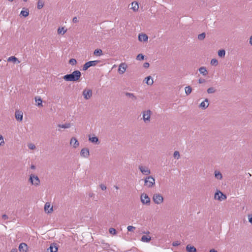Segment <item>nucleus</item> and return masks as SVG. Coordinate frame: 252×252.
<instances>
[{"mask_svg":"<svg viewBox=\"0 0 252 252\" xmlns=\"http://www.w3.org/2000/svg\"><path fill=\"white\" fill-rule=\"evenodd\" d=\"M81 73L79 70H75L72 73L63 76V78L66 81L76 82L81 77Z\"/></svg>","mask_w":252,"mask_h":252,"instance_id":"obj_1","label":"nucleus"},{"mask_svg":"<svg viewBox=\"0 0 252 252\" xmlns=\"http://www.w3.org/2000/svg\"><path fill=\"white\" fill-rule=\"evenodd\" d=\"M29 181L31 185L35 187L39 186L40 184V181L38 176L33 174L30 175Z\"/></svg>","mask_w":252,"mask_h":252,"instance_id":"obj_2","label":"nucleus"},{"mask_svg":"<svg viewBox=\"0 0 252 252\" xmlns=\"http://www.w3.org/2000/svg\"><path fill=\"white\" fill-rule=\"evenodd\" d=\"M152 112L150 110H147L142 112V119L146 124L149 123L151 121V117Z\"/></svg>","mask_w":252,"mask_h":252,"instance_id":"obj_3","label":"nucleus"},{"mask_svg":"<svg viewBox=\"0 0 252 252\" xmlns=\"http://www.w3.org/2000/svg\"><path fill=\"white\" fill-rule=\"evenodd\" d=\"M155 184V180L154 178L152 176H148L144 179L145 186L148 188H152Z\"/></svg>","mask_w":252,"mask_h":252,"instance_id":"obj_4","label":"nucleus"},{"mask_svg":"<svg viewBox=\"0 0 252 252\" xmlns=\"http://www.w3.org/2000/svg\"><path fill=\"white\" fill-rule=\"evenodd\" d=\"M153 199L156 204H160L163 202V197L160 193H155L153 195Z\"/></svg>","mask_w":252,"mask_h":252,"instance_id":"obj_5","label":"nucleus"},{"mask_svg":"<svg viewBox=\"0 0 252 252\" xmlns=\"http://www.w3.org/2000/svg\"><path fill=\"white\" fill-rule=\"evenodd\" d=\"M140 200L143 205H149L150 204V198L146 193H142L141 194Z\"/></svg>","mask_w":252,"mask_h":252,"instance_id":"obj_6","label":"nucleus"},{"mask_svg":"<svg viewBox=\"0 0 252 252\" xmlns=\"http://www.w3.org/2000/svg\"><path fill=\"white\" fill-rule=\"evenodd\" d=\"M100 61L96 60V61H89L85 63L83 66V70H86L91 66H95L98 63H100Z\"/></svg>","mask_w":252,"mask_h":252,"instance_id":"obj_7","label":"nucleus"},{"mask_svg":"<svg viewBox=\"0 0 252 252\" xmlns=\"http://www.w3.org/2000/svg\"><path fill=\"white\" fill-rule=\"evenodd\" d=\"M214 199L221 201L226 199V196L220 191L218 190L215 193Z\"/></svg>","mask_w":252,"mask_h":252,"instance_id":"obj_8","label":"nucleus"},{"mask_svg":"<svg viewBox=\"0 0 252 252\" xmlns=\"http://www.w3.org/2000/svg\"><path fill=\"white\" fill-rule=\"evenodd\" d=\"M82 95L86 100H88L91 98L93 95L92 91L91 89H84L82 92Z\"/></svg>","mask_w":252,"mask_h":252,"instance_id":"obj_9","label":"nucleus"},{"mask_svg":"<svg viewBox=\"0 0 252 252\" xmlns=\"http://www.w3.org/2000/svg\"><path fill=\"white\" fill-rule=\"evenodd\" d=\"M138 169L143 175H149L151 174V170L148 167L143 165H139Z\"/></svg>","mask_w":252,"mask_h":252,"instance_id":"obj_10","label":"nucleus"},{"mask_svg":"<svg viewBox=\"0 0 252 252\" xmlns=\"http://www.w3.org/2000/svg\"><path fill=\"white\" fill-rule=\"evenodd\" d=\"M127 67V65L125 63H122L119 65L118 72L120 74H123L125 72Z\"/></svg>","mask_w":252,"mask_h":252,"instance_id":"obj_11","label":"nucleus"},{"mask_svg":"<svg viewBox=\"0 0 252 252\" xmlns=\"http://www.w3.org/2000/svg\"><path fill=\"white\" fill-rule=\"evenodd\" d=\"M89 141L95 144H99L100 143L98 138L96 136H94V135H89Z\"/></svg>","mask_w":252,"mask_h":252,"instance_id":"obj_12","label":"nucleus"},{"mask_svg":"<svg viewBox=\"0 0 252 252\" xmlns=\"http://www.w3.org/2000/svg\"><path fill=\"white\" fill-rule=\"evenodd\" d=\"M81 157L88 158L90 156V151L88 148H83L80 152Z\"/></svg>","mask_w":252,"mask_h":252,"instance_id":"obj_13","label":"nucleus"},{"mask_svg":"<svg viewBox=\"0 0 252 252\" xmlns=\"http://www.w3.org/2000/svg\"><path fill=\"white\" fill-rule=\"evenodd\" d=\"M58 247L55 243L51 244L49 248L47 249L46 252H57Z\"/></svg>","mask_w":252,"mask_h":252,"instance_id":"obj_14","label":"nucleus"},{"mask_svg":"<svg viewBox=\"0 0 252 252\" xmlns=\"http://www.w3.org/2000/svg\"><path fill=\"white\" fill-rule=\"evenodd\" d=\"M16 119L19 122H21L23 120V113L21 111L16 110L15 113Z\"/></svg>","mask_w":252,"mask_h":252,"instance_id":"obj_15","label":"nucleus"},{"mask_svg":"<svg viewBox=\"0 0 252 252\" xmlns=\"http://www.w3.org/2000/svg\"><path fill=\"white\" fill-rule=\"evenodd\" d=\"M19 250L20 252H27L28 247L26 243H22L19 246Z\"/></svg>","mask_w":252,"mask_h":252,"instance_id":"obj_16","label":"nucleus"},{"mask_svg":"<svg viewBox=\"0 0 252 252\" xmlns=\"http://www.w3.org/2000/svg\"><path fill=\"white\" fill-rule=\"evenodd\" d=\"M44 211L46 213L49 214L53 212V206H51L50 203L46 202L44 205Z\"/></svg>","mask_w":252,"mask_h":252,"instance_id":"obj_17","label":"nucleus"},{"mask_svg":"<svg viewBox=\"0 0 252 252\" xmlns=\"http://www.w3.org/2000/svg\"><path fill=\"white\" fill-rule=\"evenodd\" d=\"M70 144L73 146L74 148H76L79 145V143L75 137H72L70 139Z\"/></svg>","mask_w":252,"mask_h":252,"instance_id":"obj_18","label":"nucleus"},{"mask_svg":"<svg viewBox=\"0 0 252 252\" xmlns=\"http://www.w3.org/2000/svg\"><path fill=\"white\" fill-rule=\"evenodd\" d=\"M209 100L207 98H206L199 104V107L202 109H206L209 106Z\"/></svg>","mask_w":252,"mask_h":252,"instance_id":"obj_19","label":"nucleus"},{"mask_svg":"<svg viewBox=\"0 0 252 252\" xmlns=\"http://www.w3.org/2000/svg\"><path fill=\"white\" fill-rule=\"evenodd\" d=\"M148 39V36L144 33H140L138 35V40L141 42L147 41Z\"/></svg>","mask_w":252,"mask_h":252,"instance_id":"obj_20","label":"nucleus"},{"mask_svg":"<svg viewBox=\"0 0 252 252\" xmlns=\"http://www.w3.org/2000/svg\"><path fill=\"white\" fill-rule=\"evenodd\" d=\"M131 8L134 11H137L138 10L139 8V5L138 2L134 1H133L131 3Z\"/></svg>","mask_w":252,"mask_h":252,"instance_id":"obj_21","label":"nucleus"},{"mask_svg":"<svg viewBox=\"0 0 252 252\" xmlns=\"http://www.w3.org/2000/svg\"><path fill=\"white\" fill-rule=\"evenodd\" d=\"M214 176L217 180H221L222 179L221 173L218 170H215L214 172Z\"/></svg>","mask_w":252,"mask_h":252,"instance_id":"obj_22","label":"nucleus"},{"mask_svg":"<svg viewBox=\"0 0 252 252\" xmlns=\"http://www.w3.org/2000/svg\"><path fill=\"white\" fill-rule=\"evenodd\" d=\"M186 250L188 252H196V249L190 245H188L186 246Z\"/></svg>","mask_w":252,"mask_h":252,"instance_id":"obj_23","label":"nucleus"},{"mask_svg":"<svg viewBox=\"0 0 252 252\" xmlns=\"http://www.w3.org/2000/svg\"><path fill=\"white\" fill-rule=\"evenodd\" d=\"M199 71L200 74L203 76H206L208 74V71L204 66L201 67L199 68Z\"/></svg>","mask_w":252,"mask_h":252,"instance_id":"obj_24","label":"nucleus"},{"mask_svg":"<svg viewBox=\"0 0 252 252\" xmlns=\"http://www.w3.org/2000/svg\"><path fill=\"white\" fill-rule=\"evenodd\" d=\"M151 240V237L149 236L143 235L141 237V241L143 242L148 243Z\"/></svg>","mask_w":252,"mask_h":252,"instance_id":"obj_25","label":"nucleus"},{"mask_svg":"<svg viewBox=\"0 0 252 252\" xmlns=\"http://www.w3.org/2000/svg\"><path fill=\"white\" fill-rule=\"evenodd\" d=\"M35 102L37 103V105L38 106L42 107V100L39 96H36L35 97Z\"/></svg>","mask_w":252,"mask_h":252,"instance_id":"obj_26","label":"nucleus"},{"mask_svg":"<svg viewBox=\"0 0 252 252\" xmlns=\"http://www.w3.org/2000/svg\"><path fill=\"white\" fill-rule=\"evenodd\" d=\"M145 80L146 84L148 85H152L154 83L153 79L151 76L147 77L145 78Z\"/></svg>","mask_w":252,"mask_h":252,"instance_id":"obj_27","label":"nucleus"},{"mask_svg":"<svg viewBox=\"0 0 252 252\" xmlns=\"http://www.w3.org/2000/svg\"><path fill=\"white\" fill-rule=\"evenodd\" d=\"M8 62H13L14 63H20V61L14 56H11L7 59Z\"/></svg>","mask_w":252,"mask_h":252,"instance_id":"obj_28","label":"nucleus"},{"mask_svg":"<svg viewBox=\"0 0 252 252\" xmlns=\"http://www.w3.org/2000/svg\"><path fill=\"white\" fill-rule=\"evenodd\" d=\"M67 31L64 27H60L58 29V33L59 34H64Z\"/></svg>","mask_w":252,"mask_h":252,"instance_id":"obj_29","label":"nucleus"},{"mask_svg":"<svg viewBox=\"0 0 252 252\" xmlns=\"http://www.w3.org/2000/svg\"><path fill=\"white\" fill-rule=\"evenodd\" d=\"M185 90L186 95H188L191 93L192 89L190 86H189L185 87Z\"/></svg>","mask_w":252,"mask_h":252,"instance_id":"obj_30","label":"nucleus"},{"mask_svg":"<svg viewBox=\"0 0 252 252\" xmlns=\"http://www.w3.org/2000/svg\"><path fill=\"white\" fill-rule=\"evenodd\" d=\"M126 95L132 98V99L135 100L137 99L136 96L133 93H126Z\"/></svg>","mask_w":252,"mask_h":252,"instance_id":"obj_31","label":"nucleus"},{"mask_svg":"<svg viewBox=\"0 0 252 252\" xmlns=\"http://www.w3.org/2000/svg\"><path fill=\"white\" fill-rule=\"evenodd\" d=\"M44 6V3L41 0H38L37 3V7L38 9H41Z\"/></svg>","mask_w":252,"mask_h":252,"instance_id":"obj_32","label":"nucleus"},{"mask_svg":"<svg viewBox=\"0 0 252 252\" xmlns=\"http://www.w3.org/2000/svg\"><path fill=\"white\" fill-rule=\"evenodd\" d=\"M225 51L223 49H222V50H220L219 51H218V56L221 58H223L225 56Z\"/></svg>","mask_w":252,"mask_h":252,"instance_id":"obj_33","label":"nucleus"},{"mask_svg":"<svg viewBox=\"0 0 252 252\" xmlns=\"http://www.w3.org/2000/svg\"><path fill=\"white\" fill-rule=\"evenodd\" d=\"M71 126V125L69 123H66L63 125H59V127L63 128H68Z\"/></svg>","mask_w":252,"mask_h":252,"instance_id":"obj_34","label":"nucleus"},{"mask_svg":"<svg viewBox=\"0 0 252 252\" xmlns=\"http://www.w3.org/2000/svg\"><path fill=\"white\" fill-rule=\"evenodd\" d=\"M216 90L214 87H210L207 90V92L210 94H214L216 92Z\"/></svg>","mask_w":252,"mask_h":252,"instance_id":"obj_35","label":"nucleus"},{"mask_svg":"<svg viewBox=\"0 0 252 252\" xmlns=\"http://www.w3.org/2000/svg\"><path fill=\"white\" fill-rule=\"evenodd\" d=\"M94 55L101 56L102 55V51L101 49H96L94 53Z\"/></svg>","mask_w":252,"mask_h":252,"instance_id":"obj_36","label":"nucleus"},{"mask_svg":"<svg viewBox=\"0 0 252 252\" xmlns=\"http://www.w3.org/2000/svg\"><path fill=\"white\" fill-rule=\"evenodd\" d=\"M20 14L25 17H27L29 14V12L28 10H22L20 12Z\"/></svg>","mask_w":252,"mask_h":252,"instance_id":"obj_37","label":"nucleus"},{"mask_svg":"<svg viewBox=\"0 0 252 252\" xmlns=\"http://www.w3.org/2000/svg\"><path fill=\"white\" fill-rule=\"evenodd\" d=\"M28 148L31 150H35L36 149V147L35 145L33 143H30L28 144Z\"/></svg>","mask_w":252,"mask_h":252,"instance_id":"obj_38","label":"nucleus"},{"mask_svg":"<svg viewBox=\"0 0 252 252\" xmlns=\"http://www.w3.org/2000/svg\"><path fill=\"white\" fill-rule=\"evenodd\" d=\"M205 37V33H202L201 34H199L198 35V39L199 40H203Z\"/></svg>","mask_w":252,"mask_h":252,"instance_id":"obj_39","label":"nucleus"},{"mask_svg":"<svg viewBox=\"0 0 252 252\" xmlns=\"http://www.w3.org/2000/svg\"><path fill=\"white\" fill-rule=\"evenodd\" d=\"M173 156L175 158L179 159L180 158V155L178 151H175L173 154Z\"/></svg>","mask_w":252,"mask_h":252,"instance_id":"obj_40","label":"nucleus"},{"mask_svg":"<svg viewBox=\"0 0 252 252\" xmlns=\"http://www.w3.org/2000/svg\"><path fill=\"white\" fill-rule=\"evenodd\" d=\"M210 63L211 65L216 66L218 63V62L216 59H213L211 61Z\"/></svg>","mask_w":252,"mask_h":252,"instance_id":"obj_41","label":"nucleus"},{"mask_svg":"<svg viewBox=\"0 0 252 252\" xmlns=\"http://www.w3.org/2000/svg\"><path fill=\"white\" fill-rule=\"evenodd\" d=\"M144 56L141 54H138L136 57V60H139V61L143 60L144 59Z\"/></svg>","mask_w":252,"mask_h":252,"instance_id":"obj_42","label":"nucleus"},{"mask_svg":"<svg viewBox=\"0 0 252 252\" xmlns=\"http://www.w3.org/2000/svg\"><path fill=\"white\" fill-rule=\"evenodd\" d=\"M69 63L72 65H74L76 64L77 61L75 59H71L69 60Z\"/></svg>","mask_w":252,"mask_h":252,"instance_id":"obj_43","label":"nucleus"},{"mask_svg":"<svg viewBox=\"0 0 252 252\" xmlns=\"http://www.w3.org/2000/svg\"><path fill=\"white\" fill-rule=\"evenodd\" d=\"M109 233L112 235L116 234V230L115 228H111L109 230Z\"/></svg>","mask_w":252,"mask_h":252,"instance_id":"obj_44","label":"nucleus"},{"mask_svg":"<svg viewBox=\"0 0 252 252\" xmlns=\"http://www.w3.org/2000/svg\"><path fill=\"white\" fill-rule=\"evenodd\" d=\"M4 144L3 137L2 135L0 134V146L3 145Z\"/></svg>","mask_w":252,"mask_h":252,"instance_id":"obj_45","label":"nucleus"},{"mask_svg":"<svg viewBox=\"0 0 252 252\" xmlns=\"http://www.w3.org/2000/svg\"><path fill=\"white\" fill-rule=\"evenodd\" d=\"M135 229L134 226L129 225L127 227V229L128 231H133V230Z\"/></svg>","mask_w":252,"mask_h":252,"instance_id":"obj_46","label":"nucleus"},{"mask_svg":"<svg viewBox=\"0 0 252 252\" xmlns=\"http://www.w3.org/2000/svg\"><path fill=\"white\" fill-rule=\"evenodd\" d=\"M99 187L102 190H105L107 189V187L104 184H100Z\"/></svg>","mask_w":252,"mask_h":252,"instance_id":"obj_47","label":"nucleus"},{"mask_svg":"<svg viewBox=\"0 0 252 252\" xmlns=\"http://www.w3.org/2000/svg\"><path fill=\"white\" fill-rule=\"evenodd\" d=\"M180 245V242L179 241H176L175 242H173L172 243V245L174 247L178 246Z\"/></svg>","mask_w":252,"mask_h":252,"instance_id":"obj_48","label":"nucleus"},{"mask_svg":"<svg viewBox=\"0 0 252 252\" xmlns=\"http://www.w3.org/2000/svg\"><path fill=\"white\" fill-rule=\"evenodd\" d=\"M248 217L249 221L252 224V214H249Z\"/></svg>","mask_w":252,"mask_h":252,"instance_id":"obj_49","label":"nucleus"},{"mask_svg":"<svg viewBox=\"0 0 252 252\" xmlns=\"http://www.w3.org/2000/svg\"><path fill=\"white\" fill-rule=\"evenodd\" d=\"M72 21L74 23L78 22V18L76 17H74L72 19Z\"/></svg>","mask_w":252,"mask_h":252,"instance_id":"obj_50","label":"nucleus"},{"mask_svg":"<svg viewBox=\"0 0 252 252\" xmlns=\"http://www.w3.org/2000/svg\"><path fill=\"white\" fill-rule=\"evenodd\" d=\"M149 63H145L143 64V67L145 68H148L149 67Z\"/></svg>","mask_w":252,"mask_h":252,"instance_id":"obj_51","label":"nucleus"},{"mask_svg":"<svg viewBox=\"0 0 252 252\" xmlns=\"http://www.w3.org/2000/svg\"><path fill=\"white\" fill-rule=\"evenodd\" d=\"M2 218L4 220H7L8 219V217L6 215L4 214L2 216Z\"/></svg>","mask_w":252,"mask_h":252,"instance_id":"obj_52","label":"nucleus"},{"mask_svg":"<svg viewBox=\"0 0 252 252\" xmlns=\"http://www.w3.org/2000/svg\"><path fill=\"white\" fill-rule=\"evenodd\" d=\"M198 82L199 83H202L204 82V79H199Z\"/></svg>","mask_w":252,"mask_h":252,"instance_id":"obj_53","label":"nucleus"},{"mask_svg":"<svg viewBox=\"0 0 252 252\" xmlns=\"http://www.w3.org/2000/svg\"><path fill=\"white\" fill-rule=\"evenodd\" d=\"M250 44L252 45V35L251 36L250 38Z\"/></svg>","mask_w":252,"mask_h":252,"instance_id":"obj_54","label":"nucleus"},{"mask_svg":"<svg viewBox=\"0 0 252 252\" xmlns=\"http://www.w3.org/2000/svg\"><path fill=\"white\" fill-rule=\"evenodd\" d=\"M35 168H36V167H35V165H32H32H31V168L32 169L34 170V169H35Z\"/></svg>","mask_w":252,"mask_h":252,"instance_id":"obj_55","label":"nucleus"},{"mask_svg":"<svg viewBox=\"0 0 252 252\" xmlns=\"http://www.w3.org/2000/svg\"><path fill=\"white\" fill-rule=\"evenodd\" d=\"M11 252H17V250L16 249H13L11 250Z\"/></svg>","mask_w":252,"mask_h":252,"instance_id":"obj_56","label":"nucleus"},{"mask_svg":"<svg viewBox=\"0 0 252 252\" xmlns=\"http://www.w3.org/2000/svg\"><path fill=\"white\" fill-rule=\"evenodd\" d=\"M209 252H218L215 249H211L210 250Z\"/></svg>","mask_w":252,"mask_h":252,"instance_id":"obj_57","label":"nucleus"},{"mask_svg":"<svg viewBox=\"0 0 252 252\" xmlns=\"http://www.w3.org/2000/svg\"><path fill=\"white\" fill-rule=\"evenodd\" d=\"M114 188L115 189H119V187H118V186H114Z\"/></svg>","mask_w":252,"mask_h":252,"instance_id":"obj_58","label":"nucleus"},{"mask_svg":"<svg viewBox=\"0 0 252 252\" xmlns=\"http://www.w3.org/2000/svg\"><path fill=\"white\" fill-rule=\"evenodd\" d=\"M23 1L25 2H27L28 1V0H23Z\"/></svg>","mask_w":252,"mask_h":252,"instance_id":"obj_59","label":"nucleus"},{"mask_svg":"<svg viewBox=\"0 0 252 252\" xmlns=\"http://www.w3.org/2000/svg\"><path fill=\"white\" fill-rule=\"evenodd\" d=\"M115 66H116V65H113V67H115Z\"/></svg>","mask_w":252,"mask_h":252,"instance_id":"obj_60","label":"nucleus"}]
</instances>
